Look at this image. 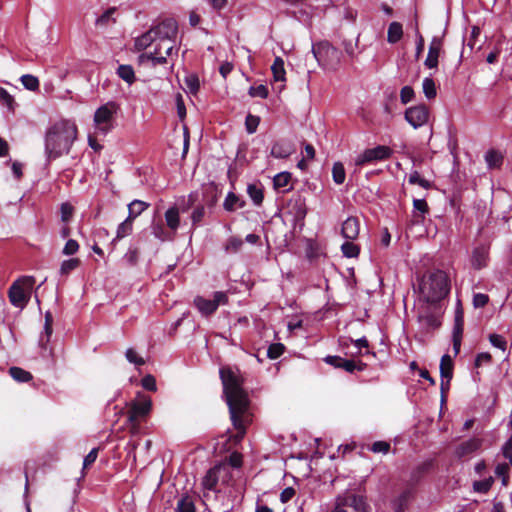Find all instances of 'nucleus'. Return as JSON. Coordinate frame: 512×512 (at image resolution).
Returning <instances> with one entry per match:
<instances>
[{"instance_id": "ea45409f", "label": "nucleus", "mask_w": 512, "mask_h": 512, "mask_svg": "<svg viewBox=\"0 0 512 512\" xmlns=\"http://www.w3.org/2000/svg\"><path fill=\"white\" fill-rule=\"evenodd\" d=\"M80 264L78 258H71L62 262L60 267V273L62 275H68L71 271L75 270Z\"/></svg>"}, {"instance_id": "a18cd8bd", "label": "nucleus", "mask_w": 512, "mask_h": 512, "mask_svg": "<svg viewBox=\"0 0 512 512\" xmlns=\"http://www.w3.org/2000/svg\"><path fill=\"white\" fill-rule=\"evenodd\" d=\"M126 359L137 366H141L145 364V360L139 356L133 348H129L125 353Z\"/></svg>"}, {"instance_id": "f704fd0d", "label": "nucleus", "mask_w": 512, "mask_h": 512, "mask_svg": "<svg viewBox=\"0 0 512 512\" xmlns=\"http://www.w3.org/2000/svg\"><path fill=\"white\" fill-rule=\"evenodd\" d=\"M333 181L337 184H343L346 178L345 168L341 162L334 163L332 167Z\"/></svg>"}, {"instance_id": "f257e3e1", "label": "nucleus", "mask_w": 512, "mask_h": 512, "mask_svg": "<svg viewBox=\"0 0 512 512\" xmlns=\"http://www.w3.org/2000/svg\"><path fill=\"white\" fill-rule=\"evenodd\" d=\"M220 378L229 407L230 418L237 431L233 436V440L240 442L246 434L247 427L253 421L248 395L242 389L239 377L231 368L222 367L220 369Z\"/></svg>"}, {"instance_id": "7ed1b4c3", "label": "nucleus", "mask_w": 512, "mask_h": 512, "mask_svg": "<svg viewBox=\"0 0 512 512\" xmlns=\"http://www.w3.org/2000/svg\"><path fill=\"white\" fill-rule=\"evenodd\" d=\"M178 35V24L173 18H166L159 23L152 25L150 29L135 39V48L138 51L152 47L154 42L166 46L167 56H177L176 38Z\"/></svg>"}, {"instance_id": "49530a36", "label": "nucleus", "mask_w": 512, "mask_h": 512, "mask_svg": "<svg viewBox=\"0 0 512 512\" xmlns=\"http://www.w3.org/2000/svg\"><path fill=\"white\" fill-rule=\"evenodd\" d=\"M489 341L494 347L499 348L502 351L506 350L507 342L502 335L495 334V333L490 334Z\"/></svg>"}, {"instance_id": "6e6552de", "label": "nucleus", "mask_w": 512, "mask_h": 512, "mask_svg": "<svg viewBox=\"0 0 512 512\" xmlns=\"http://www.w3.org/2000/svg\"><path fill=\"white\" fill-rule=\"evenodd\" d=\"M230 477L229 467L225 464L216 465L211 468L202 480V486L207 492L203 494L208 499L210 491H216L218 482L227 483Z\"/></svg>"}, {"instance_id": "5fc2aeb1", "label": "nucleus", "mask_w": 512, "mask_h": 512, "mask_svg": "<svg viewBox=\"0 0 512 512\" xmlns=\"http://www.w3.org/2000/svg\"><path fill=\"white\" fill-rule=\"evenodd\" d=\"M138 257H139L138 249L137 248H129V250L124 255V260L129 265H135L138 261Z\"/></svg>"}, {"instance_id": "aec40b11", "label": "nucleus", "mask_w": 512, "mask_h": 512, "mask_svg": "<svg viewBox=\"0 0 512 512\" xmlns=\"http://www.w3.org/2000/svg\"><path fill=\"white\" fill-rule=\"evenodd\" d=\"M294 152V147L290 142L278 141L271 148V156L274 158H287Z\"/></svg>"}, {"instance_id": "4be33fe9", "label": "nucleus", "mask_w": 512, "mask_h": 512, "mask_svg": "<svg viewBox=\"0 0 512 512\" xmlns=\"http://www.w3.org/2000/svg\"><path fill=\"white\" fill-rule=\"evenodd\" d=\"M453 360L450 355L444 354L440 361V376L443 380L447 379V384L450 383L453 377Z\"/></svg>"}, {"instance_id": "5701e85b", "label": "nucleus", "mask_w": 512, "mask_h": 512, "mask_svg": "<svg viewBox=\"0 0 512 512\" xmlns=\"http://www.w3.org/2000/svg\"><path fill=\"white\" fill-rule=\"evenodd\" d=\"M152 234L161 241H169L174 238L172 232L164 226L162 221L153 222L151 225Z\"/></svg>"}, {"instance_id": "0eeeda50", "label": "nucleus", "mask_w": 512, "mask_h": 512, "mask_svg": "<svg viewBox=\"0 0 512 512\" xmlns=\"http://www.w3.org/2000/svg\"><path fill=\"white\" fill-rule=\"evenodd\" d=\"M312 51L318 63L328 69H336L340 63L341 51L327 42L314 46Z\"/></svg>"}, {"instance_id": "b1692460", "label": "nucleus", "mask_w": 512, "mask_h": 512, "mask_svg": "<svg viewBox=\"0 0 512 512\" xmlns=\"http://www.w3.org/2000/svg\"><path fill=\"white\" fill-rule=\"evenodd\" d=\"M403 36V28L399 22L390 23L387 31V41L391 44L397 43Z\"/></svg>"}, {"instance_id": "13d9d810", "label": "nucleus", "mask_w": 512, "mask_h": 512, "mask_svg": "<svg viewBox=\"0 0 512 512\" xmlns=\"http://www.w3.org/2000/svg\"><path fill=\"white\" fill-rule=\"evenodd\" d=\"M141 383L144 389L149 391H156V380L152 375H146L141 380Z\"/></svg>"}, {"instance_id": "9b49d317", "label": "nucleus", "mask_w": 512, "mask_h": 512, "mask_svg": "<svg viewBox=\"0 0 512 512\" xmlns=\"http://www.w3.org/2000/svg\"><path fill=\"white\" fill-rule=\"evenodd\" d=\"M228 303V295L223 291H217L213 295V299H205L204 297L197 296L194 299V304L201 314L208 316L213 314L219 305H226Z\"/></svg>"}, {"instance_id": "412c9836", "label": "nucleus", "mask_w": 512, "mask_h": 512, "mask_svg": "<svg viewBox=\"0 0 512 512\" xmlns=\"http://www.w3.org/2000/svg\"><path fill=\"white\" fill-rule=\"evenodd\" d=\"M165 221H166L167 228L175 236L176 231L180 225V215H179V210L177 207H175V206L170 207L165 212Z\"/></svg>"}, {"instance_id": "37998d69", "label": "nucleus", "mask_w": 512, "mask_h": 512, "mask_svg": "<svg viewBox=\"0 0 512 512\" xmlns=\"http://www.w3.org/2000/svg\"><path fill=\"white\" fill-rule=\"evenodd\" d=\"M492 483H493V478H491V477L488 479L475 481L473 483V489L479 493H487L490 490Z\"/></svg>"}, {"instance_id": "bf43d9fd", "label": "nucleus", "mask_w": 512, "mask_h": 512, "mask_svg": "<svg viewBox=\"0 0 512 512\" xmlns=\"http://www.w3.org/2000/svg\"><path fill=\"white\" fill-rule=\"evenodd\" d=\"M98 456V449L93 448L84 458L83 461V469H86L90 467L97 459Z\"/></svg>"}, {"instance_id": "680f3d73", "label": "nucleus", "mask_w": 512, "mask_h": 512, "mask_svg": "<svg viewBox=\"0 0 512 512\" xmlns=\"http://www.w3.org/2000/svg\"><path fill=\"white\" fill-rule=\"evenodd\" d=\"M73 214V207L68 203H63L61 205V219L64 222H67L70 220Z\"/></svg>"}, {"instance_id": "72a5a7b5", "label": "nucleus", "mask_w": 512, "mask_h": 512, "mask_svg": "<svg viewBox=\"0 0 512 512\" xmlns=\"http://www.w3.org/2000/svg\"><path fill=\"white\" fill-rule=\"evenodd\" d=\"M247 193L255 205H260L262 203L264 196L260 186L256 184H249L247 187Z\"/></svg>"}, {"instance_id": "a211bd4d", "label": "nucleus", "mask_w": 512, "mask_h": 512, "mask_svg": "<svg viewBox=\"0 0 512 512\" xmlns=\"http://www.w3.org/2000/svg\"><path fill=\"white\" fill-rule=\"evenodd\" d=\"M360 231V223L356 217L347 218L343 224L341 233L344 238L354 240L358 237Z\"/></svg>"}, {"instance_id": "a19ab883", "label": "nucleus", "mask_w": 512, "mask_h": 512, "mask_svg": "<svg viewBox=\"0 0 512 512\" xmlns=\"http://www.w3.org/2000/svg\"><path fill=\"white\" fill-rule=\"evenodd\" d=\"M485 160L490 168L498 167L501 164V155L493 150H490L485 155Z\"/></svg>"}, {"instance_id": "473e14b6", "label": "nucleus", "mask_w": 512, "mask_h": 512, "mask_svg": "<svg viewBox=\"0 0 512 512\" xmlns=\"http://www.w3.org/2000/svg\"><path fill=\"white\" fill-rule=\"evenodd\" d=\"M422 89L427 99H434L437 95L436 85L431 77L424 78Z\"/></svg>"}, {"instance_id": "e433bc0d", "label": "nucleus", "mask_w": 512, "mask_h": 512, "mask_svg": "<svg viewBox=\"0 0 512 512\" xmlns=\"http://www.w3.org/2000/svg\"><path fill=\"white\" fill-rule=\"evenodd\" d=\"M408 182L411 185H419L424 189H429L431 187L430 181L422 178L418 171H413L410 173Z\"/></svg>"}, {"instance_id": "69168bd1", "label": "nucleus", "mask_w": 512, "mask_h": 512, "mask_svg": "<svg viewBox=\"0 0 512 512\" xmlns=\"http://www.w3.org/2000/svg\"><path fill=\"white\" fill-rule=\"evenodd\" d=\"M176 106L179 117L183 119L186 116V108L183 101V96L180 93L176 95Z\"/></svg>"}, {"instance_id": "2eb2a0df", "label": "nucleus", "mask_w": 512, "mask_h": 512, "mask_svg": "<svg viewBox=\"0 0 512 512\" xmlns=\"http://www.w3.org/2000/svg\"><path fill=\"white\" fill-rule=\"evenodd\" d=\"M442 47V39L439 37H433L429 45L427 57L424 61V65L428 69H436L438 67L439 57L443 52Z\"/></svg>"}, {"instance_id": "f8f14e48", "label": "nucleus", "mask_w": 512, "mask_h": 512, "mask_svg": "<svg viewBox=\"0 0 512 512\" xmlns=\"http://www.w3.org/2000/svg\"><path fill=\"white\" fill-rule=\"evenodd\" d=\"M392 154V150L387 146L379 145L375 148L366 149L355 159L356 166H363L367 163L388 159Z\"/></svg>"}, {"instance_id": "4468645a", "label": "nucleus", "mask_w": 512, "mask_h": 512, "mask_svg": "<svg viewBox=\"0 0 512 512\" xmlns=\"http://www.w3.org/2000/svg\"><path fill=\"white\" fill-rule=\"evenodd\" d=\"M406 121L415 129L422 127L428 122L429 110L425 105H417L405 111Z\"/></svg>"}, {"instance_id": "c85d7f7f", "label": "nucleus", "mask_w": 512, "mask_h": 512, "mask_svg": "<svg viewBox=\"0 0 512 512\" xmlns=\"http://www.w3.org/2000/svg\"><path fill=\"white\" fill-rule=\"evenodd\" d=\"M223 206L226 211L232 212L237 208H242L244 206V202L234 193L230 192L226 196Z\"/></svg>"}, {"instance_id": "de8ad7c7", "label": "nucleus", "mask_w": 512, "mask_h": 512, "mask_svg": "<svg viewBox=\"0 0 512 512\" xmlns=\"http://www.w3.org/2000/svg\"><path fill=\"white\" fill-rule=\"evenodd\" d=\"M390 448H391V445L389 442L376 441L371 445L370 450L374 453L387 454L390 451Z\"/></svg>"}, {"instance_id": "c756f323", "label": "nucleus", "mask_w": 512, "mask_h": 512, "mask_svg": "<svg viewBox=\"0 0 512 512\" xmlns=\"http://www.w3.org/2000/svg\"><path fill=\"white\" fill-rule=\"evenodd\" d=\"M117 75L128 84L135 81V73L131 65H120L117 69Z\"/></svg>"}, {"instance_id": "09e8293b", "label": "nucleus", "mask_w": 512, "mask_h": 512, "mask_svg": "<svg viewBox=\"0 0 512 512\" xmlns=\"http://www.w3.org/2000/svg\"><path fill=\"white\" fill-rule=\"evenodd\" d=\"M242 245L243 241L240 238L231 237L225 245V250L230 253H235L241 248Z\"/></svg>"}, {"instance_id": "ddd939ff", "label": "nucleus", "mask_w": 512, "mask_h": 512, "mask_svg": "<svg viewBox=\"0 0 512 512\" xmlns=\"http://www.w3.org/2000/svg\"><path fill=\"white\" fill-rule=\"evenodd\" d=\"M152 49L139 56V61L144 63L150 61L152 66L164 65L168 63V58L172 56L166 55V46L159 45L158 41L154 42L151 47Z\"/></svg>"}, {"instance_id": "c9c22d12", "label": "nucleus", "mask_w": 512, "mask_h": 512, "mask_svg": "<svg viewBox=\"0 0 512 512\" xmlns=\"http://www.w3.org/2000/svg\"><path fill=\"white\" fill-rule=\"evenodd\" d=\"M291 181V174L289 172H280L274 179L273 184L276 189L285 188Z\"/></svg>"}, {"instance_id": "8fccbe9b", "label": "nucleus", "mask_w": 512, "mask_h": 512, "mask_svg": "<svg viewBox=\"0 0 512 512\" xmlns=\"http://www.w3.org/2000/svg\"><path fill=\"white\" fill-rule=\"evenodd\" d=\"M249 95L251 97H260L265 99L268 96V89L264 85L252 86L249 89Z\"/></svg>"}, {"instance_id": "20e7f679", "label": "nucleus", "mask_w": 512, "mask_h": 512, "mask_svg": "<svg viewBox=\"0 0 512 512\" xmlns=\"http://www.w3.org/2000/svg\"><path fill=\"white\" fill-rule=\"evenodd\" d=\"M420 296L428 303H437L450 292L451 283L447 273L440 269L427 271L419 279Z\"/></svg>"}, {"instance_id": "58836bf2", "label": "nucleus", "mask_w": 512, "mask_h": 512, "mask_svg": "<svg viewBox=\"0 0 512 512\" xmlns=\"http://www.w3.org/2000/svg\"><path fill=\"white\" fill-rule=\"evenodd\" d=\"M21 83L23 86L31 91H36L39 89V80L37 77L26 74L21 77Z\"/></svg>"}, {"instance_id": "3c124183", "label": "nucleus", "mask_w": 512, "mask_h": 512, "mask_svg": "<svg viewBox=\"0 0 512 512\" xmlns=\"http://www.w3.org/2000/svg\"><path fill=\"white\" fill-rule=\"evenodd\" d=\"M508 471H509V465L506 463L498 464L496 466L495 473H496V475L502 477L503 485H507V483H508Z\"/></svg>"}, {"instance_id": "79ce46f5", "label": "nucleus", "mask_w": 512, "mask_h": 512, "mask_svg": "<svg viewBox=\"0 0 512 512\" xmlns=\"http://www.w3.org/2000/svg\"><path fill=\"white\" fill-rule=\"evenodd\" d=\"M260 123V118L258 116L248 114L245 119L246 130L249 134H253L256 132L258 125Z\"/></svg>"}, {"instance_id": "338daca9", "label": "nucleus", "mask_w": 512, "mask_h": 512, "mask_svg": "<svg viewBox=\"0 0 512 512\" xmlns=\"http://www.w3.org/2000/svg\"><path fill=\"white\" fill-rule=\"evenodd\" d=\"M413 207L415 211L420 212L422 215L428 212V205L424 199H414Z\"/></svg>"}, {"instance_id": "2f4dec72", "label": "nucleus", "mask_w": 512, "mask_h": 512, "mask_svg": "<svg viewBox=\"0 0 512 512\" xmlns=\"http://www.w3.org/2000/svg\"><path fill=\"white\" fill-rule=\"evenodd\" d=\"M148 207V203L141 200H134L128 205L129 216L135 219L137 216L142 214Z\"/></svg>"}, {"instance_id": "1a4fd4ad", "label": "nucleus", "mask_w": 512, "mask_h": 512, "mask_svg": "<svg viewBox=\"0 0 512 512\" xmlns=\"http://www.w3.org/2000/svg\"><path fill=\"white\" fill-rule=\"evenodd\" d=\"M152 409V400L149 396L138 394L137 398L130 402L128 409V420L130 423L137 424L139 420L145 418Z\"/></svg>"}, {"instance_id": "393cba45", "label": "nucleus", "mask_w": 512, "mask_h": 512, "mask_svg": "<svg viewBox=\"0 0 512 512\" xmlns=\"http://www.w3.org/2000/svg\"><path fill=\"white\" fill-rule=\"evenodd\" d=\"M464 329V316L461 308H457L454 317L453 338L462 339Z\"/></svg>"}, {"instance_id": "603ef678", "label": "nucleus", "mask_w": 512, "mask_h": 512, "mask_svg": "<svg viewBox=\"0 0 512 512\" xmlns=\"http://www.w3.org/2000/svg\"><path fill=\"white\" fill-rule=\"evenodd\" d=\"M52 323H53V316L51 312H46L45 314V325H44V333L46 336L45 343H47L50 339V336L52 335Z\"/></svg>"}, {"instance_id": "423d86ee", "label": "nucleus", "mask_w": 512, "mask_h": 512, "mask_svg": "<svg viewBox=\"0 0 512 512\" xmlns=\"http://www.w3.org/2000/svg\"><path fill=\"white\" fill-rule=\"evenodd\" d=\"M118 106L114 102H107L100 106L94 114V125L97 132L107 134L113 129Z\"/></svg>"}, {"instance_id": "f03ea898", "label": "nucleus", "mask_w": 512, "mask_h": 512, "mask_svg": "<svg viewBox=\"0 0 512 512\" xmlns=\"http://www.w3.org/2000/svg\"><path fill=\"white\" fill-rule=\"evenodd\" d=\"M78 136L74 121L60 119L53 122L45 131L44 147L47 161H53L70 152Z\"/></svg>"}, {"instance_id": "cd10ccee", "label": "nucleus", "mask_w": 512, "mask_h": 512, "mask_svg": "<svg viewBox=\"0 0 512 512\" xmlns=\"http://www.w3.org/2000/svg\"><path fill=\"white\" fill-rule=\"evenodd\" d=\"M273 78L275 81H285V68L284 61L281 57H276L271 66Z\"/></svg>"}, {"instance_id": "7c9ffc66", "label": "nucleus", "mask_w": 512, "mask_h": 512, "mask_svg": "<svg viewBox=\"0 0 512 512\" xmlns=\"http://www.w3.org/2000/svg\"><path fill=\"white\" fill-rule=\"evenodd\" d=\"M10 376L18 382H29L32 380V374L20 367H11L9 369Z\"/></svg>"}, {"instance_id": "dca6fc26", "label": "nucleus", "mask_w": 512, "mask_h": 512, "mask_svg": "<svg viewBox=\"0 0 512 512\" xmlns=\"http://www.w3.org/2000/svg\"><path fill=\"white\" fill-rule=\"evenodd\" d=\"M489 244H479L472 251L471 265L474 269H482L487 266L489 260Z\"/></svg>"}, {"instance_id": "39448f33", "label": "nucleus", "mask_w": 512, "mask_h": 512, "mask_svg": "<svg viewBox=\"0 0 512 512\" xmlns=\"http://www.w3.org/2000/svg\"><path fill=\"white\" fill-rule=\"evenodd\" d=\"M34 284L33 276H22L13 282L8 290L10 303L16 308L24 309L30 300Z\"/></svg>"}, {"instance_id": "4c0bfd02", "label": "nucleus", "mask_w": 512, "mask_h": 512, "mask_svg": "<svg viewBox=\"0 0 512 512\" xmlns=\"http://www.w3.org/2000/svg\"><path fill=\"white\" fill-rule=\"evenodd\" d=\"M341 250L343 255L348 258L357 257L360 252L359 246L350 241H346L345 243H343L341 246Z\"/></svg>"}, {"instance_id": "f3484780", "label": "nucleus", "mask_w": 512, "mask_h": 512, "mask_svg": "<svg viewBox=\"0 0 512 512\" xmlns=\"http://www.w3.org/2000/svg\"><path fill=\"white\" fill-rule=\"evenodd\" d=\"M325 362L336 367L342 368L347 372L352 373L355 369L363 370L364 365L362 363H356L353 360L343 359L340 356H327Z\"/></svg>"}, {"instance_id": "774afa93", "label": "nucleus", "mask_w": 512, "mask_h": 512, "mask_svg": "<svg viewBox=\"0 0 512 512\" xmlns=\"http://www.w3.org/2000/svg\"><path fill=\"white\" fill-rule=\"evenodd\" d=\"M295 495V490L292 487L285 488L280 494V500L282 503H287L290 501Z\"/></svg>"}, {"instance_id": "0e129e2a", "label": "nucleus", "mask_w": 512, "mask_h": 512, "mask_svg": "<svg viewBox=\"0 0 512 512\" xmlns=\"http://www.w3.org/2000/svg\"><path fill=\"white\" fill-rule=\"evenodd\" d=\"M492 360V356L488 352L479 353L475 359V366L480 367L483 364H488Z\"/></svg>"}, {"instance_id": "bb28decb", "label": "nucleus", "mask_w": 512, "mask_h": 512, "mask_svg": "<svg viewBox=\"0 0 512 512\" xmlns=\"http://www.w3.org/2000/svg\"><path fill=\"white\" fill-rule=\"evenodd\" d=\"M134 219L128 216L122 223L118 225L115 240H120L132 233Z\"/></svg>"}, {"instance_id": "c03bdc74", "label": "nucleus", "mask_w": 512, "mask_h": 512, "mask_svg": "<svg viewBox=\"0 0 512 512\" xmlns=\"http://www.w3.org/2000/svg\"><path fill=\"white\" fill-rule=\"evenodd\" d=\"M284 345L281 343H274L268 347L267 356L270 359H277L284 353Z\"/></svg>"}, {"instance_id": "052dcab7", "label": "nucleus", "mask_w": 512, "mask_h": 512, "mask_svg": "<svg viewBox=\"0 0 512 512\" xmlns=\"http://www.w3.org/2000/svg\"><path fill=\"white\" fill-rule=\"evenodd\" d=\"M185 84L189 91L195 94L199 89V80L196 76H189L185 79Z\"/></svg>"}, {"instance_id": "a878e982", "label": "nucleus", "mask_w": 512, "mask_h": 512, "mask_svg": "<svg viewBox=\"0 0 512 512\" xmlns=\"http://www.w3.org/2000/svg\"><path fill=\"white\" fill-rule=\"evenodd\" d=\"M175 512H196L195 504L191 496H182L176 505Z\"/></svg>"}, {"instance_id": "6ab92c4d", "label": "nucleus", "mask_w": 512, "mask_h": 512, "mask_svg": "<svg viewBox=\"0 0 512 512\" xmlns=\"http://www.w3.org/2000/svg\"><path fill=\"white\" fill-rule=\"evenodd\" d=\"M482 445V440L479 438H471L467 441L462 442L459 444L455 450V454L461 458L465 457L467 455L472 454L473 452L477 451Z\"/></svg>"}, {"instance_id": "864d4df0", "label": "nucleus", "mask_w": 512, "mask_h": 512, "mask_svg": "<svg viewBox=\"0 0 512 512\" xmlns=\"http://www.w3.org/2000/svg\"><path fill=\"white\" fill-rule=\"evenodd\" d=\"M414 97V90L410 86H404L400 91V98L403 104H407Z\"/></svg>"}, {"instance_id": "6e6d98bb", "label": "nucleus", "mask_w": 512, "mask_h": 512, "mask_svg": "<svg viewBox=\"0 0 512 512\" xmlns=\"http://www.w3.org/2000/svg\"><path fill=\"white\" fill-rule=\"evenodd\" d=\"M79 249V245L76 240L69 239L64 248H63V254L65 255H73L75 254Z\"/></svg>"}, {"instance_id": "9d476101", "label": "nucleus", "mask_w": 512, "mask_h": 512, "mask_svg": "<svg viewBox=\"0 0 512 512\" xmlns=\"http://www.w3.org/2000/svg\"><path fill=\"white\" fill-rule=\"evenodd\" d=\"M330 512H369V506L362 496L353 494L344 498L338 497Z\"/></svg>"}, {"instance_id": "e2e57ef3", "label": "nucleus", "mask_w": 512, "mask_h": 512, "mask_svg": "<svg viewBox=\"0 0 512 512\" xmlns=\"http://www.w3.org/2000/svg\"><path fill=\"white\" fill-rule=\"evenodd\" d=\"M115 12V8L107 9L96 21L97 25H107Z\"/></svg>"}, {"instance_id": "4d7b16f0", "label": "nucleus", "mask_w": 512, "mask_h": 512, "mask_svg": "<svg viewBox=\"0 0 512 512\" xmlns=\"http://www.w3.org/2000/svg\"><path fill=\"white\" fill-rule=\"evenodd\" d=\"M489 301V297L483 293H477L473 296V305L475 308L484 307Z\"/></svg>"}]
</instances>
